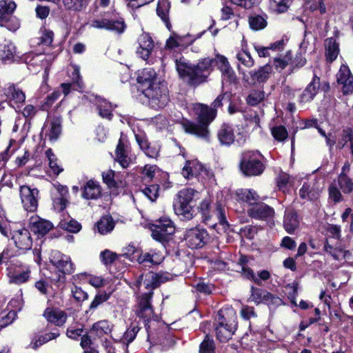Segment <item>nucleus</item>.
I'll return each mask as SVG.
<instances>
[{
    "label": "nucleus",
    "mask_w": 353,
    "mask_h": 353,
    "mask_svg": "<svg viewBox=\"0 0 353 353\" xmlns=\"http://www.w3.org/2000/svg\"><path fill=\"white\" fill-rule=\"evenodd\" d=\"M165 278L161 275L157 274L153 272H149L141 274L134 283L133 289L141 291L143 288L148 291L142 293L138 300L137 315L145 322L146 330L148 332L150 326L148 323L151 321H157V316L154 314L151 305V299L153 289L157 288L161 283L164 282Z\"/></svg>",
    "instance_id": "f257e3e1"
},
{
    "label": "nucleus",
    "mask_w": 353,
    "mask_h": 353,
    "mask_svg": "<svg viewBox=\"0 0 353 353\" xmlns=\"http://www.w3.org/2000/svg\"><path fill=\"white\" fill-rule=\"evenodd\" d=\"M176 69L179 77L191 85H198L205 81L214 69L216 64L214 58L205 57L199 60L196 64H191L183 58L176 59Z\"/></svg>",
    "instance_id": "f03ea898"
},
{
    "label": "nucleus",
    "mask_w": 353,
    "mask_h": 353,
    "mask_svg": "<svg viewBox=\"0 0 353 353\" xmlns=\"http://www.w3.org/2000/svg\"><path fill=\"white\" fill-rule=\"evenodd\" d=\"M189 110L197 123L187 121L182 124L183 130L187 133L206 139L209 135L208 126L215 119L216 110L199 103L191 104Z\"/></svg>",
    "instance_id": "7ed1b4c3"
},
{
    "label": "nucleus",
    "mask_w": 353,
    "mask_h": 353,
    "mask_svg": "<svg viewBox=\"0 0 353 353\" xmlns=\"http://www.w3.org/2000/svg\"><path fill=\"white\" fill-rule=\"evenodd\" d=\"M49 263L55 268L57 272L48 279L59 288L65 283V274H72L74 271V265L70 256L65 255L59 250H52L48 254Z\"/></svg>",
    "instance_id": "20e7f679"
},
{
    "label": "nucleus",
    "mask_w": 353,
    "mask_h": 353,
    "mask_svg": "<svg viewBox=\"0 0 353 353\" xmlns=\"http://www.w3.org/2000/svg\"><path fill=\"white\" fill-rule=\"evenodd\" d=\"M199 192L193 189L181 190L174 203L175 214L181 219L190 220L194 217L193 203L199 198Z\"/></svg>",
    "instance_id": "39448f33"
},
{
    "label": "nucleus",
    "mask_w": 353,
    "mask_h": 353,
    "mask_svg": "<svg viewBox=\"0 0 353 353\" xmlns=\"http://www.w3.org/2000/svg\"><path fill=\"white\" fill-rule=\"evenodd\" d=\"M262 154L258 151H246L243 153L240 169L243 174L252 176L263 173L265 165L261 162Z\"/></svg>",
    "instance_id": "423d86ee"
},
{
    "label": "nucleus",
    "mask_w": 353,
    "mask_h": 353,
    "mask_svg": "<svg viewBox=\"0 0 353 353\" xmlns=\"http://www.w3.org/2000/svg\"><path fill=\"white\" fill-rule=\"evenodd\" d=\"M143 93L148 99L150 105L154 109L165 107L169 101L168 88L161 81L146 88Z\"/></svg>",
    "instance_id": "0eeeda50"
},
{
    "label": "nucleus",
    "mask_w": 353,
    "mask_h": 353,
    "mask_svg": "<svg viewBox=\"0 0 353 353\" xmlns=\"http://www.w3.org/2000/svg\"><path fill=\"white\" fill-rule=\"evenodd\" d=\"M198 211L201 213L203 221L205 223H208L210 219L215 216L220 225L223 226V229L228 227V223L226 220L225 209V207L220 203H217L215 210L212 211L210 206V200L208 199H203L198 206Z\"/></svg>",
    "instance_id": "6e6552de"
},
{
    "label": "nucleus",
    "mask_w": 353,
    "mask_h": 353,
    "mask_svg": "<svg viewBox=\"0 0 353 353\" xmlns=\"http://www.w3.org/2000/svg\"><path fill=\"white\" fill-rule=\"evenodd\" d=\"M218 139L221 144L230 145L234 141L242 144L245 141V133L239 126L223 124L218 131Z\"/></svg>",
    "instance_id": "1a4fd4ad"
},
{
    "label": "nucleus",
    "mask_w": 353,
    "mask_h": 353,
    "mask_svg": "<svg viewBox=\"0 0 353 353\" xmlns=\"http://www.w3.org/2000/svg\"><path fill=\"white\" fill-rule=\"evenodd\" d=\"M152 236L158 241H167L175 231L173 222L167 217H161L151 224Z\"/></svg>",
    "instance_id": "9d476101"
},
{
    "label": "nucleus",
    "mask_w": 353,
    "mask_h": 353,
    "mask_svg": "<svg viewBox=\"0 0 353 353\" xmlns=\"http://www.w3.org/2000/svg\"><path fill=\"white\" fill-rule=\"evenodd\" d=\"M223 312V311H221L219 314L221 318L219 319V325L216 328V334L217 339L221 342H226L231 338L236 330V316L234 311L231 310L228 312L231 315V318L228 321H226Z\"/></svg>",
    "instance_id": "9b49d317"
},
{
    "label": "nucleus",
    "mask_w": 353,
    "mask_h": 353,
    "mask_svg": "<svg viewBox=\"0 0 353 353\" xmlns=\"http://www.w3.org/2000/svg\"><path fill=\"white\" fill-rule=\"evenodd\" d=\"M50 194L52 200L53 208L57 212H63L69 203L68 188L59 183H50Z\"/></svg>",
    "instance_id": "f8f14e48"
},
{
    "label": "nucleus",
    "mask_w": 353,
    "mask_h": 353,
    "mask_svg": "<svg viewBox=\"0 0 353 353\" xmlns=\"http://www.w3.org/2000/svg\"><path fill=\"white\" fill-rule=\"evenodd\" d=\"M30 225L31 230L38 236V239H37V245H39V248H34V254L35 261L38 264H41L42 261L41 247L43 243L42 238L44 236V220L39 216H32L30 219Z\"/></svg>",
    "instance_id": "ddd939ff"
},
{
    "label": "nucleus",
    "mask_w": 353,
    "mask_h": 353,
    "mask_svg": "<svg viewBox=\"0 0 353 353\" xmlns=\"http://www.w3.org/2000/svg\"><path fill=\"white\" fill-rule=\"evenodd\" d=\"M90 26L91 28L104 29L117 34H122L126 29L125 23L122 18L117 19H93Z\"/></svg>",
    "instance_id": "4468645a"
},
{
    "label": "nucleus",
    "mask_w": 353,
    "mask_h": 353,
    "mask_svg": "<svg viewBox=\"0 0 353 353\" xmlns=\"http://www.w3.org/2000/svg\"><path fill=\"white\" fill-rule=\"evenodd\" d=\"M90 26L91 28L104 29L117 34H122L126 29L125 23L122 18L117 19H93Z\"/></svg>",
    "instance_id": "2eb2a0df"
},
{
    "label": "nucleus",
    "mask_w": 353,
    "mask_h": 353,
    "mask_svg": "<svg viewBox=\"0 0 353 353\" xmlns=\"http://www.w3.org/2000/svg\"><path fill=\"white\" fill-rule=\"evenodd\" d=\"M185 239L187 245L192 248L203 247L208 239V232L202 228L196 227L186 230Z\"/></svg>",
    "instance_id": "dca6fc26"
},
{
    "label": "nucleus",
    "mask_w": 353,
    "mask_h": 353,
    "mask_svg": "<svg viewBox=\"0 0 353 353\" xmlns=\"http://www.w3.org/2000/svg\"><path fill=\"white\" fill-rule=\"evenodd\" d=\"M216 65L221 72L223 86L226 83H234L236 82L235 72L225 57L219 54H216Z\"/></svg>",
    "instance_id": "f3484780"
},
{
    "label": "nucleus",
    "mask_w": 353,
    "mask_h": 353,
    "mask_svg": "<svg viewBox=\"0 0 353 353\" xmlns=\"http://www.w3.org/2000/svg\"><path fill=\"white\" fill-rule=\"evenodd\" d=\"M20 198L24 209L29 212H34L37 208V197L39 191L23 185L20 188Z\"/></svg>",
    "instance_id": "a211bd4d"
},
{
    "label": "nucleus",
    "mask_w": 353,
    "mask_h": 353,
    "mask_svg": "<svg viewBox=\"0 0 353 353\" xmlns=\"http://www.w3.org/2000/svg\"><path fill=\"white\" fill-rule=\"evenodd\" d=\"M251 301L256 304L265 303L269 305H279L281 303V299L266 290L251 288Z\"/></svg>",
    "instance_id": "6ab92c4d"
},
{
    "label": "nucleus",
    "mask_w": 353,
    "mask_h": 353,
    "mask_svg": "<svg viewBox=\"0 0 353 353\" xmlns=\"http://www.w3.org/2000/svg\"><path fill=\"white\" fill-rule=\"evenodd\" d=\"M323 188V186L319 181L312 179L304 183L299 190V195L302 199L315 200L319 196Z\"/></svg>",
    "instance_id": "aec40b11"
},
{
    "label": "nucleus",
    "mask_w": 353,
    "mask_h": 353,
    "mask_svg": "<svg viewBox=\"0 0 353 353\" xmlns=\"http://www.w3.org/2000/svg\"><path fill=\"white\" fill-rule=\"evenodd\" d=\"M337 83L341 85L344 94H349L353 92V76L346 65H341L336 74Z\"/></svg>",
    "instance_id": "412c9836"
},
{
    "label": "nucleus",
    "mask_w": 353,
    "mask_h": 353,
    "mask_svg": "<svg viewBox=\"0 0 353 353\" xmlns=\"http://www.w3.org/2000/svg\"><path fill=\"white\" fill-rule=\"evenodd\" d=\"M138 44L137 54L143 60H147L154 48V41L152 37L148 33H143L138 39Z\"/></svg>",
    "instance_id": "4be33fe9"
},
{
    "label": "nucleus",
    "mask_w": 353,
    "mask_h": 353,
    "mask_svg": "<svg viewBox=\"0 0 353 353\" xmlns=\"http://www.w3.org/2000/svg\"><path fill=\"white\" fill-rule=\"evenodd\" d=\"M12 239L19 249L28 250L31 248L32 241L27 229L21 228L13 231Z\"/></svg>",
    "instance_id": "5701e85b"
},
{
    "label": "nucleus",
    "mask_w": 353,
    "mask_h": 353,
    "mask_svg": "<svg viewBox=\"0 0 353 353\" xmlns=\"http://www.w3.org/2000/svg\"><path fill=\"white\" fill-rule=\"evenodd\" d=\"M160 81V79L157 76L155 70L151 68L143 69L137 76V82L141 85L143 91L154 85V83H158Z\"/></svg>",
    "instance_id": "b1692460"
},
{
    "label": "nucleus",
    "mask_w": 353,
    "mask_h": 353,
    "mask_svg": "<svg viewBox=\"0 0 353 353\" xmlns=\"http://www.w3.org/2000/svg\"><path fill=\"white\" fill-rule=\"evenodd\" d=\"M183 176L186 179L199 177L205 174V168L197 160L187 161L181 172Z\"/></svg>",
    "instance_id": "393cba45"
},
{
    "label": "nucleus",
    "mask_w": 353,
    "mask_h": 353,
    "mask_svg": "<svg viewBox=\"0 0 353 353\" xmlns=\"http://www.w3.org/2000/svg\"><path fill=\"white\" fill-rule=\"evenodd\" d=\"M115 153L116 161L123 168H128L132 163V159L128 156V144L124 142L122 137L119 139Z\"/></svg>",
    "instance_id": "a878e982"
},
{
    "label": "nucleus",
    "mask_w": 353,
    "mask_h": 353,
    "mask_svg": "<svg viewBox=\"0 0 353 353\" xmlns=\"http://www.w3.org/2000/svg\"><path fill=\"white\" fill-rule=\"evenodd\" d=\"M320 79L314 75L299 97L300 103H308L314 99L320 88Z\"/></svg>",
    "instance_id": "bb28decb"
},
{
    "label": "nucleus",
    "mask_w": 353,
    "mask_h": 353,
    "mask_svg": "<svg viewBox=\"0 0 353 353\" xmlns=\"http://www.w3.org/2000/svg\"><path fill=\"white\" fill-rule=\"evenodd\" d=\"M274 210L263 203H257L248 210V214L254 219H265L273 216Z\"/></svg>",
    "instance_id": "cd10ccee"
},
{
    "label": "nucleus",
    "mask_w": 353,
    "mask_h": 353,
    "mask_svg": "<svg viewBox=\"0 0 353 353\" xmlns=\"http://www.w3.org/2000/svg\"><path fill=\"white\" fill-rule=\"evenodd\" d=\"M299 219L293 209H286L283 219V227L289 234H293L299 228Z\"/></svg>",
    "instance_id": "c85d7f7f"
},
{
    "label": "nucleus",
    "mask_w": 353,
    "mask_h": 353,
    "mask_svg": "<svg viewBox=\"0 0 353 353\" xmlns=\"http://www.w3.org/2000/svg\"><path fill=\"white\" fill-rule=\"evenodd\" d=\"M236 200L254 206L259 201V196L252 189H240L236 192Z\"/></svg>",
    "instance_id": "c756f323"
},
{
    "label": "nucleus",
    "mask_w": 353,
    "mask_h": 353,
    "mask_svg": "<svg viewBox=\"0 0 353 353\" xmlns=\"http://www.w3.org/2000/svg\"><path fill=\"white\" fill-rule=\"evenodd\" d=\"M272 72V66L267 64L265 66L259 68L256 72L250 73L252 77L251 81H249V78L245 73H243V79L250 83H254L255 81L259 82H263L266 81L269 77V74Z\"/></svg>",
    "instance_id": "7c9ffc66"
},
{
    "label": "nucleus",
    "mask_w": 353,
    "mask_h": 353,
    "mask_svg": "<svg viewBox=\"0 0 353 353\" xmlns=\"http://www.w3.org/2000/svg\"><path fill=\"white\" fill-rule=\"evenodd\" d=\"M101 195V187L98 182L90 180L83 188V197L86 199H95Z\"/></svg>",
    "instance_id": "2f4dec72"
},
{
    "label": "nucleus",
    "mask_w": 353,
    "mask_h": 353,
    "mask_svg": "<svg viewBox=\"0 0 353 353\" xmlns=\"http://www.w3.org/2000/svg\"><path fill=\"white\" fill-rule=\"evenodd\" d=\"M46 316L49 323H53L57 326L63 325L67 319L65 312L59 309H53L48 312L46 311Z\"/></svg>",
    "instance_id": "473e14b6"
},
{
    "label": "nucleus",
    "mask_w": 353,
    "mask_h": 353,
    "mask_svg": "<svg viewBox=\"0 0 353 353\" xmlns=\"http://www.w3.org/2000/svg\"><path fill=\"white\" fill-rule=\"evenodd\" d=\"M96 105L99 110V114L102 117L110 120L112 119V112L113 110L112 105L105 99L97 97Z\"/></svg>",
    "instance_id": "72a5a7b5"
},
{
    "label": "nucleus",
    "mask_w": 353,
    "mask_h": 353,
    "mask_svg": "<svg viewBox=\"0 0 353 353\" xmlns=\"http://www.w3.org/2000/svg\"><path fill=\"white\" fill-rule=\"evenodd\" d=\"M50 118L49 139L50 141H56L61 133V119L59 114Z\"/></svg>",
    "instance_id": "f704fd0d"
},
{
    "label": "nucleus",
    "mask_w": 353,
    "mask_h": 353,
    "mask_svg": "<svg viewBox=\"0 0 353 353\" xmlns=\"http://www.w3.org/2000/svg\"><path fill=\"white\" fill-rule=\"evenodd\" d=\"M325 56L328 61L332 62L338 57L339 44L334 38H328L325 41Z\"/></svg>",
    "instance_id": "c9c22d12"
},
{
    "label": "nucleus",
    "mask_w": 353,
    "mask_h": 353,
    "mask_svg": "<svg viewBox=\"0 0 353 353\" xmlns=\"http://www.w3.org/2000/svg\"><path fill=\"white\" fill-rule=\"evenodd\" d=\"M46 156L48 157L49 161L48 175L53 176H58L63 169L61 165L59 164L57 158L52 153L51 149H48L46 151Z\"/></svg>",
    "instance_id": "e433bc0d"
},
{
    "label": "nucleus",
    "mask_w": 353,
    "mask_h": 353,
    "mask_svg": "<svg viewBox=\"0 0 353 353\" xmlns=\"http://www.w3.org/2000/svg\"><path fill=\"white\" fill-rule=\"evenodd\" d=\"M5 94L8 98L15 103H22L25 101V94L17 88L15 85L10 84L5 89Z\"/></svg>",
    "instance_id": "4c0bfd02"
},
{
    "label": "nucleus",
    "mask_w": 353,
    "mask_h": 353,
    "mask_svg": "<svg viewBox=\"0 0 353 353\" xmlns=\"http://www.w3.org/2000/svg\"><path fill=\"white\" fill-rule=\"evenodd\" d=\"M190 44L188 37H181L176 34H172L166 41V46L172 49L175 48H186Z\"/></svg>",
    "instance_id": "58836bf2"
},
{
    "label": "nucleus",
    "mask_w": 353,
    "mask_h": 353,
    "mask_svg": "<svg viewBox=\"0 0 353 353\" xmlns=\"http://www.w3.org/2000/svg\"><path fill=\"white\" fill-rule=\"evenodd\" d=\"M241 271L248 279H252L257 285L261 284V280L266 281L270 276V272L268 271L263 270L259 273V278L256 277L252 270L243 264L241 265Z\"/></svg>",
    "instance_id": "ea45409f"
},
{
    "label": "nucleus",
    "mask_w": 353,
    "mask_h": 353,
    "mask_svg": "<svg viewBox=\"0 0 353 353\" xmlns=\"http://www.w3.org/2000/svg\"><path fill=\"white\" fill-rule=\"evenodd\" d=\"M16 54L14 45L9 41H4L0 43V59L11 60Z\"/></svg>",
    "instance_id": "a19ab883"
},
{
    "label": "nucleus",
    "mask_w": 353,
    "mask_h": 353,
    "mask_svg": "<svg viewBox=\"0 0 353 353\" xmlns=\"http://www.w3.org/2000/svg\"><path fill=\"white\" fill-rule=\"evenodd\" d=\"M53 36L52 31H46V55L50 57V60L54 59L60 51L59 47L52 45Z\"/></svg>",
    "instance_id": "79ce46f5"
},
{
    "label": "nucleus",
    "mask_w": 353,
    "mask_h": 353,
    "mask_svg": "<svg viewBox=\"0 0 353 353\" xmlns=\"http://www.w3.org/2000/svg\"><path fill=\"white\" fill-rule=\"evenodd\" d=\"M170 10V3L168 0H159L157 8V13L158 16L165 23L168 28H170V23L168 19V12Z\"/></svg>",
    "instance_id": "37998d69"
},
{
    "label": "nucleus",
    "mask_w": 353,
    "mask_h": 353,
    "mask_svg": "<svg viewBox=\"0 0 353 353\" xmlns=\"http://www.w3.org/2000/svg\"><path fill=\"white\" fill-rule=\"evenodd\" d=\"M99 232L101 234H106L110 232L114 228V222L111 216L102 217L97 224Z\"/></svg>",
    "instance_id": "c03bdc74"
},
{
    "label": "nucleus",
    "mask_w": 353,
    "mask_h": 353,
    "mask_svg": "<svg viewBox=\"0 0 353 353\" xmlns=\"http://www.w3.org/2000/svg\"><path fill=\"white\" fill-rule=\"evenodd\" d=\"M163 259V256L157 253H139L137 261L139 263H150L151 264H159Z\"/></svg>",
    "instance_id": "a18cd8bd"
},
{
    "label": "nucleus",
    "mask_w": 353,
    "mask_h": 353,
    "mask_svg": "<svg viewBox=\"0 0 353 353\" xmlns=\"http://www.w3.org/2000/svg\"><path fill=\"white\" fill-rule=\"evenodd\" d=\"M112 330V325L106 320L99 321L93 324L92 332L98 336H102L104 334H108Z\"/></svg>",
    "instance_id": "49530a36"
},
{
    "label": "nucleus",
    "mask_w": 353,
    "mask_h": 353,
    "mask_svg": "<svg viewBox=\"0 0 353 353\" xmlns=\"http://www.w3.org/2000/svg\"><path fill=\"white\" fill-rule=\"evenodd\" d=\"M16 8L14 1L2 0L0 1V21L8 17L13 13Z\"/></svg>",
    "instance_id": "de8ad7c7"
},
{
    "label": "nucleus",
    "mask_w": 353,
    "mask_h": 353,
    "mask_svg": "<svg viewBox=\"0 0 353 353\" xmlns=\"http://www.w3.org/2000/svg\"><path fill=\"white\" fill-rule=\"evenodd\" d=\"M338 184L343 193L350 194L353 192V181L346 174H340L338 177Z\"/></svg>",
    "instance_id": "09e8293b"
},
{
    "label": "nucleus",
    "mask_w": 353,
    "mask_h": 353,
    "mask_svg": "<svg viewBox=\"0 0 353 353\" xmlns=\"http://www.w3.org/2000/svg\"><path fill=\"white\" fill-rule=\"evenodd\" d=\"M62 216L59 224L61 228L73 233L78 232L81 230V226L77 221L66 220L64 214H62Z\"/></svg>",
    "instance_id": "8fccbe9b"
},
{
    "label": "nucleus",
    "mask_w": 353,
    "mask_h": 353,
    "mask_svg": "<svg viewBox=\"0 0 353 353\" xmlns=\"http://www.w3.org/2000/svg\"><path fill=\"white\" fill-rule=\"evenodd\" d=\"M0 26L14 32L19 28L20 23L19 19L11 14L8 17L0 21Z\"/></svg>",
    "instance_id": "3c124183"
},
{
    "label": "nucleus",
    "mask_w": 353,
    "mask_h": 353,
    "mask_svg": "<svg viewBox=\"0 0 353 353\" xmlns=\"http://www.w3.org/2000/svg\"><path fill=\"white\" fill-rule=\"evenodd\" d=\"M277 185L279 190L285 192L288 190L289 187L293 185V179L289 174L281 173L277 178Z\"/></svg>",
    "instance_id": "603ef678"
},
{
    "label": "nucleus",
    "mask_w": 353,
    "mask_h": 353,
    "mask_svg": "<svg viewBox=\"0 0 353 353\" xmlns=\"http://www.w3.org/2000/svg\"><path fill=\"white\" fill-rule=\"evenodd\" d=\"M63 1L66 8L74 11L81 10L88 3V0H63Z\"/></svg>",
    "instance_id": "864d4df0"
},
{
    "label": "nucleus",
    "mask_w": 353,
    "mask_h": 353,
    "mask_svg": "<svg viewBox=\"0 0 353 353\" xmlns=\"http://www.w3.org/2000/svg\"><path fill=\"white\" fill-rule=\"evenodd\" d=\"M10 283L15 284H21L28 281L29 278V271L23 272H11L8 273Z\"/></svg>",
    "instance_id": "5fc2aeb1"
},
{
    "label": "nucleus",
    "mask_w": 353,
    "mask_h": 353,
    "mask_svg": "<svg viewBox=\"0 0 353 353\" xmlns=\"http://www.w3.org/2000/svg\"><path fill=\"white\" fill-rule=\"evenodd\" d=\"M250 28L254 30L263 29L267 26L266 20L260 15L252 16L249 19Z\"/></svg>",
    "instance_id": "6e6d98bb"
},
{
    "label": "nucleus",
    "mask_w": 353,
    "mask_h": 353,
    "mask_svg": "<svg viewBox=\"0 0 353 353\" xmlns=\"http://www.w3.org/2000/svg\"><path fill=\"white\" fill-rule=\"evenodd\" d=\"M236 59L246 68H251L254 64V59L252 58L250 54L245 50L238 52L236 54Z\"/></svg>",
    "instance_id": "4d7b16f0"
},
{
    "label": "nucleus",
    "mask_w": 353,
    "mask_h": 353,
    "mask_svg": "<svg viewBox=\"0 0 353 353\" xmlns=\"http://www.w3.org/2000/svg\"><path fill=\"white\" fill-rule=\"evenodd\" d=\"M290 0H270V7L277 13L285 12L288 8V3Z\"/></svg>",
    "instance_id": "13d9d810"
},
{
    "label": "nucleus",
    "mask_w": 353,
    "mask_h": 353,
    "mask_svg": "<svg viewBox=\"0 0 353 353\" xmlns=\"http://www.w3.org/2000/svg\"><path fill=\"white\" fill-rule=\"evenodd\" d=\"M271 132L274 138L279 141H284L288 135L286 128L283 125L272 127Z\"/></svg>",
    "instance_id": "bf43d9fd"
},
{
    "label": "nucleus",
    "mask_w": 353,
    "mask_h": 353,
    "mask_svg": "<svg viewBox=\"0 0 353 353\" xmlns=\"http://www.w3.org/2000/svg\"><path fill=\"white\" fill-rule=\"evenodd\" d=\"M199 353H214L213 340L206 335L205 339L200 345Z\"/></svg>",
    "instance_id": "052dcab7"
},
{
    "label": "nucleus",
    "mask_w": 353,
    "mask_h": 353,
    "mask_svg": "<svg viewBox=\"0 0 353 353\" xmlns=\"http://www.w3.org/2000/svg\"><path fill=\"white\" fill-rule=\"evenodd\" d=\"M44 343V336L43 332L40 331L38 333H34L31 339V341L28 345L29 348L32 350H37L41 347Z\"/></svg>",
    "instance_id": "680f3d73"
},
{
    "label": "nucleus",
    "mask_w": 353,
    "mask_h": 353,
    "mask_svg": "<svg viewBox=\"0 0 353 353\" xmlns=\"http://www.w3.org/2000/svg\"><path fill=\"white\" fill-rule=\"evenodd\" d=\"M16 316L17 314L13 310L8 312L6 314H4L3 312H1L0 314V329L12 323L16 318Z\"/></svg>",
    "instance_id": "e2e57ef3"
},
{
    "label": "nucleus",
    "mask_w": 353,
    "mask_h": 353,
    "mask_svg": "<svg viewBox=\"0 0 353 353\" xmlns=\"http://www.w3.org/2000/svg\"><path fill=\"white\" fill-rule=\"evenodd\" d=\"M16 316L17 314L13 310L8 312L6 314H4L3 312H1L0 314V329L12 323L16 318Z\"/></svg>",
    "instance_id": "0e129e2a"
},
{
    "label": "nucleus",
    "mask_w": 353,
    "mask_h": 353,
    "mask_svg": "<svg viewBox=\"0 0 353 353\" xmlns=\"http://www.w3.org/2000/svg\"><path fill=\"white\" fill-rule=\"evenodd\" d=\"M139 251L133 244H128L122 249L121 255L128 259L130 261H133L136 259L134 254H139Z\"/></svg>",
    "instance_id": "69168bd1"
},
{
    "label": "nucleus",
    "mask_w": 353,
    "mask_h": 353,
    "mask_svg": "<svg viewBox=\"0 0 353 353\" xmlns=\"http://www.w3.org/2000/svg\"><path fill=\"white\" fill-rule=\"evenodd\" d=\"M292 55L290 52H288L283 57L276 58L274 60V64L276 69H284L291 61Z\"/></svg>",
    "instance_id": "338daca9"
},
{
    "label": "nucleus",
    "mask_w": 353,
    "mask_h": 353,
    "mask_svg": "<svg viewBox=\"0 0 353 353\" xmlns=\"http://www.w3.org/2000/svg\"><path fill=\"white\" fill-rule=\"evenodd\" d=\"M264 98V93L261 91L254 90L250 92L247 98L248 103L251 105H255Z\"/></svg>",
    "instance_id": "774afa93"
}]
</instances>
